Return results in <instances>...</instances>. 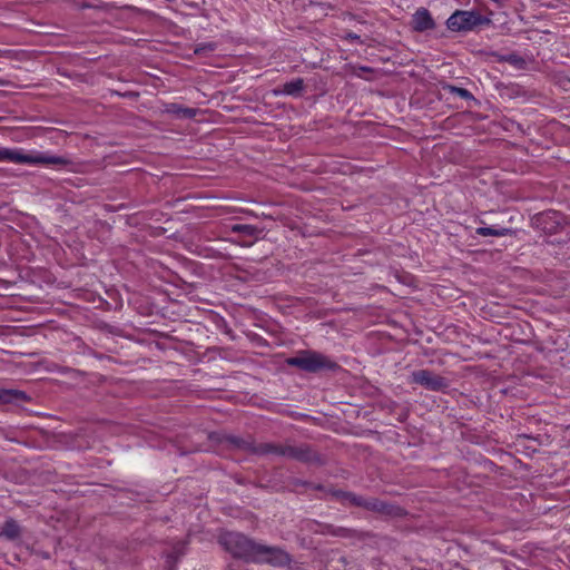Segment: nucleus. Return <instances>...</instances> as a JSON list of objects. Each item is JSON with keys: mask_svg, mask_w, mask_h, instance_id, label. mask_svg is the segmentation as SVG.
Here are the masks:
<instances>
[{"mask_svg": "<svg viewBox=\"0 0 570 570\" xmlns=\"http://www.w3.org/2000/svg\"><path fill=\"white\" fill-rule=\"evenodd\" d=\"M225 439L234 446L247 450L257 455H276L297 460L304 463H322V460L318 456V454L315 451H313V449L308 445H293L289 443L255 444L253 442L236 436H226Z\"/></svg>", "mask_w": 570, "mask_h": 570, "instance_id": "1", "label": "nucleus"}, {"mask_svg": "<svg viewBox=\"0 0 570 570\" xmlns=\"http://www.w3.org/2000/svg\"><path fill=\"white\" fill-rule=\"evenodd\" d=\"M220 546L235 558L253 561L257 542L239 532H224L219 535Z\"/></svg>", "mask_w": 570, "mask_h": 570, "instance_id": "2", "label": "nucleus"}, {"mask_svg": "<svg viewBox=\"0 0 570 570\" xmlns=\"http://www.w3.org/2000/svg\"><path fill=\"white\" fill-rule=\"evenodd\" d=\"M286 364L298 367L305 372L316 373L322 370L336 367L335 362L315 351H301L295 356L288 357Z\"/></svg>", "mask_w": 570, "mask_h": 570, "instance_id": "3", "label": "nucleus"}, {"mask_svg": "<svg viewBox=\"0 0 570 570\" xmlns=\"http://www.w3.org/2000/svg\"><path fill=\"white\" fill-rule=\"evenodd\" d=\"M4 160L16 164H30V165H48V166H66L70 160L66 157L55 156L47 153H29L24 154L20 150H12L6 148Z\"/></svg>", "mask_w": 570, "mask_h": 570, "instance_id": "4", "label": "nucleus"}, {"mask_svg": "<svg viewBox=\"0 0 570 570\" xmlns=\"http://www.w3.org/2000/svg\"><path fill=\"white\" fill-rule=\"evenodd\" d=\"M489 20L476 11L456 10L446 20V27L451 31H470L475 27L488 23Z\"/></svg>", "mask_w": 570, "mask_h": 570, "instance_id": "5", "label": "nucleus"}, {"mask_svg": "<svg viewBox=\"0 0 570 570\" xmlns=\"http://www.w3.org/2000/svg\"><path fill=\"white\" fill-rule=\"evenodd\" d=\"M253 561L265 562L275 567H284L291 562V557L286 551L277 547L257 543Z\"/></svg>", "mask_w": 570, "mask_h": 570, "instance_id": "6", "label": "nucleus"}, {"mask_svg": "<svg viewBox=\"0 0 570 570\" xmlns=\"http://www.w3.org/2000/svg\"><path fill=\"white\" fill-rule=\"evenodd\" d=\"M411 382L435 392L444 391L449 387V382L445 377L434 374L429 370L414 371L411 374Z\"/></svg>", "mask_w": 570, "mask_h": 570, "instance_id": "7", "label": "nucleus"}, {"mask_svg": "<svg viewBox=\"0 0 570 570\" xmlns=\"http://www.w3.org/2000/svg\"><path fill=\"white\" fill-rule=\"evenodd\" d=\"M364 509L390 517H399L403 514V510L400 507L375 498H366Z\"/></svg>", "mask_w": 570, "mask_h": 570, "instance_id": "8", "label": "nucleus"}, {"mask_svg": "<svg viewBox=\"0 0 570 570\" xmlns=\"http://www.w3.org/2000/svg\"><path fill=\"white\" fill-rule=\"evenodd\" d=\"M411 26L414 31L424 32L433 30L435 28V22L428 9L420 8L412 16Z\"/></svg>", "mask_w": 570, "mask_h": 570, "instance_id": "9", "label": "nucleus"}, {"mask_svg": "<svg viewBox=\"0 0 570 570\" xmlns=\"http://www.w3.org/2000/svg\"><path fill=\"white\" fill-rule=\"evenodd\" d=\"M305 91V81L302 78H296L291 81L285 82L282 87L274 89V94L277 95H286L291 97H302Z\"/></svg>", "mask_w": 570, "mask_h": 570, "instance_id": "10", "label": "nucleus"}, {"mask_svg": "<svg viewBox=\"0 0 570 570\" xmlns=\"http://www.w3.org/2000/svg\"><path fill=\"white\" fill-rule=\"evenodd\" d=\"M22 529L13 519L4 521L0 529V539L4 538L9 541H18L21 538Z\"/></svg>", "mask_w": 570, "mask_h": 570, "instance_id": "11", "label": "nucleus"}, {"mask_svg": "<svg viewBox=\"0 0 570 570\" xmlns=\"http://www.w3.org/2000/svg\"><path fill=\"white\" fill-rule=\"evenodd\" d=\"M26 401H29V396L22 391L0 389V403L2 404L21 403Z\"/></svg>", "mask_w": 570, "mask_h": 570, "instance_id": "12", "label": "nucleus"}, {"mask_svg": "<svg viewBox=\"0 0 570 570\" xmlns=\"http://www.w3.org/2000/svg\"><path fill=\"white\" fill-rule=\"evenodd\" d=\"M166 111L168 114L175 115L177 118H183V119L194 118L196 116V114H197L196 109L183 107V106L177 105V104H170L167 107Z\"/></svg>", "mask_w": 570, "mask_h": 570, "instance_id": "13", "label": "nucleus"}, {"mask_svg": "<svg viewBox=\"0 0 570 570\" xmlns=\"http://www.w3.org/2000/svg\"><path fill=\"white\" fill-rule=\"evenodd\" d=\"M335 495L345 504L361 507V508H364V503L366 500V498L356 495L355 493H352V492L338 491V492H335Z\"/></svg>", "mask_w": 570, "mask_h": 570, "instance_id": "14", "label": "nucleus"}, {"mask_svg": "<svg viewBox=\"0 0 570 570\" xmlns=\"http://www.w3.org/2000/svg\"><path fill=\"white\" fill-rule=\"evenodd\" d=\"M513 232L511 228H495V227H479L475 229V234L479 236H495L502 237L507 235H511Z\"/></svg>", "mask_w": 570, "mask_h": 570, "instance_id": "15", "label": "nucleus"}, {"mask_svg": "<svg viewBox=\"0 0 570 570\" xmlns=\"http://www.w3.org/2000/svg\"><path fill=\"white\" fill-rule=\"evenodd\" d=\"M230 229L233 233H239L250 237L256 236L261 232L258 227L247 224H235Z\"/></svg>", "mask_w": 570, "mask_h": 570, "instance_id": "16", "label": "nucleus"}, {"mask_svg": "<svg viewBox=\"0 0 570 570\" xmlns=\"http://www.w3.org/2000/svg\"><path fill=\"white\" fill-rule=\"evenodd\" d=\"M445 89L449 90L451 94L459 96L462 99H465V100L473 99V95L465 88H460V87L449 85L445 87Z\"/></svg>", "mask_w": 570, "mask_h": 570, "instance_id": "17", "label": "nucleus"}, {"mask_svg": "<svg viewBox=\"0 0 570 570\" xmlns=\"http://www.w3.org/2000/svg\"><path fill=\"white\" fill-rule=\"evenodd\" d=\"M184 553L183 551V544H178L174 548V551L167 556V562L168 563H175L179 556Z\"/></svg>", "mask_w": 570, "mask_h": 570, "instance_id": "18", "label": "nucleus"}, {"mask_svg": "<svg viewBox=\"0 0 570 570\" xmlns=\"http://www.w3.org/2000/svg\"><path fill=\"white\" fill-rule=\"evenodd\" d=\"M504 60L513 66H522L524 63L523 58L518 55H509L504 58Z\"/></svg>", "mask_w": 570, "mask_h": 570, "instance_id": "19", "label": "nucleus"}, {"mask_svg": "<svg viewBox=\"0 0 570 570\" xmlns=\"http://www.w3.org/2000/svg\"><path fill=\"white\" fill-rule=\"evenodd\" d=\"M372 71H373L372 68L365 67V66L354 68V75H356L357 77H362L361 72H372Z\"/></svg>", "mask_w": 570, "mask_h": 570, "instance_id": "20", "label": "nucleus"}, {"mask_svg": "<svg viewBox=\"0 0 570 570\" xmlns=\"http://www.w3.org/2000/svg\"><path fill=\"white\" fill-rule=\"evenodd\" d=\"M205 48H208V50H214V47L212 45L207 46V47H199V48H196L195 49V53H200L203 50H205Z\"/></svg>", "mask_w": 570, "mask_h": 570, "instance_id": "21", "label": "nucleus"}, {"mask_svg": "<svg viewBox=\"0 0 570 570\" xmlns=\"http://www.w3.org/2000/svg\"><path fill=\"white\" fill-rule=\"evenodd\" d=\"M4 150L6 148L0 147V160H4Z\"/></svg>", "mask_w": 570, "mask_h": 570, "instance_id": "22", "label": "nucleus"}, {"mask_svg": "<svg viewBox=\"0 0 570 570\" xmlns=\"http://www.w3.org/2000/svg\"><path fill=\"white\" fill-rule=\"evenodd\" d=\"M348 37L352 38V39H358V36L352 35V33H350Z\"/></svg>", "mask_w": 570, "mask_h": 570, "instance_id": "23", "label": "nucleus"}]
</instances>
